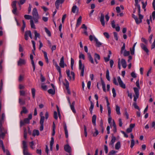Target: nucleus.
Instances as JSON below:
<instances>
[{
	"label": "nucleus",
	"instance_id": "nucleus-1",
	"mask_svg": "<svg viewBox=\"0 0 155 155\" xmlns=\"http://www.w3.org/2000/svg\"><path fill=\"white\" fill-rule=\"evenodd\" d=\"M118 83L117 82L116 79L115 77L113 78V83L116 85H118V83L120 86L123 88L125 89L126 88L125 84L121 80L120 77L118 76L117 77Z\"/></svg>",
	"mask_w": 155,
	"mask_h": 155
},
{
	"label": "nucleus",
	"instance_id": "nucleus-2",
	"mask_svg": "<svg viewBox=\"0 0 155 155\" xmlns=\"http://www.w3.org/2000/svg\"><path fill=\"white\" fill-rule=\"evenodd\" d=\"M135 2V5L137 7L138 9V15H139V24L142 22V19L143 18V15L140 14V5L138 4V0H134Z\"/></svg>",
	"mask_w": 155,
	"mask_h": 155
},
{
	"label": "nucleus",
	"instance_id": "nucleus-3",
	"mask_svg": "<svg viewBox=\"0 0 155 155\" xmlns=\"http://www.w3.org/2000/svg\"><path fill=\"white\" fill-rule=\"evenodd\" d=\"M33 18L35 23L38 22L39 16L36 8H34L32 11Z\"/></svg>",
	"mask_w": 155,
	"mask_h": 155
},
{
	"label": "nucleus",
	"instance_id": "nucleus-4",
	"mask_svg": "<svg viewBox=\"0 0 155 155\" xmlns=\"http://www.w3.org/2000/svg\"><path fill=\"white\" fill-rule=\"evenodd\" d=\"M7 133V130L2 126L0 127V138L3 139L5 134Z\"/></svg>",
	"mask_w": 155,
	"mask_h": 155
},
{
	"label": "nucleus",
	"instance_id": "nucleus-5",
	"mask_svg": "<svg viewBox=\"0 0 155 155\" xmlns=\"http://www.w3.org/2000/svg\"><path fill=\"white\" fill-rule=\"evenodd\" d=\"M84 65L82 64L81 61L80 60L79 61V68L81 70V76H84Z\"/></svg>",
	"mask_w": 155,
	"mask_h": 155
},
{
	"label": "nucleus",
	"instance_id": "nucleus-6",
	"mask_svg": "<svg viewBox=\"0 0 155 155\" xmlns=\"http://www.w3.org/2000/svg\"><path fill=\"white\" fill-rule=\"evenodd\" d=\"M30 120L27 118H25L23 121L21 120L20 121V126L21 127L25 125V124H29Z\"/></svg>",
	"mask_w": 155,
	"mask_h": 155
},
{
	"label": "nucleus",
	"instance_id": "nucleus-7",
	"mask_svg": "<svg viewBox=\"0 0 155 155\" xmlns=\"http://www.w3.org/2000/svg\"><path fill=\"white\" fill-rule=\"evenodd\" d=\"M101 16L100 17V21L101 23V25L103 26H105V22L104 21V15L102 13H100Z\"/></svg>",
	"mask_w": 155,
	"mask_h": 155
},
{
	"label": "nucleus",
	"instance_id": "nucleus-8",
	"mask_svg": "<svg viewBox=\"0 0 155 155\" xmlns=\"http://www.w3.org/2000/svg\"><path fill=\"white\" fill-rule=\"evenodd\" d=\"M64 0H56L55 2V5L57 9H58L60 4H62L64 2Z\"/></svg>",
	"mask_w": 155,
	"mask_h": 155
},
{
	"label": "nucleus",
	"instance_id": "nucleus-9",
	"mask_svg": "<svg viewBox=\"0 0 155 155\" xmlns=\"http://www.w3.org/2000/svg\"><path fill=\"white\" fill-rule=\"evenodd\" d=\"M5 115L4 113H3L2 114V117L0 118V127L2 126V124L4 123L5 120Z\"/></svg>",
	"mask_w": 155,
	"mask_h": 155
},
{
	"label": "nucleus",
	"instance_id": "nucleus-10",
	"mask_svg": "<svg viewBox=\"0 0 155 155\" xmlns=\"http://www.w3.org/2000/svg\"><path fill=\"white\" fill-rule=\"evenodd\" d=\"M64 150L66 152L70 153L71 152V148L68 144H66L64 146Z\"/></svg>",
	"mask_w": 155,
	"mask_h": 155
},
{
	"label": "nucleus",
	"instance_id": "nucleus-11",
	"mask_svg": "<svg viewBox=\"0 0 155 155\" xmlns=\"http://www.w3.org/2000/svg\"><path fill=\"white\" fill-rule=\"evenodd\" d=\"M140 45L142 49L143 50H144L147 54H148L149 51L146 46L143 43H141Z\"/></svg>",
	"mask_w": 155,
	"mask_h": 155
},
{
	"label": "nucleus",
	"instance_id": "nucleus-12",
	"mask_svg": "<svg viewBox=\"0 0 155 155\" xmlns=\"http://www.w3.org/2000/svg\"><path fill=\"white\" fill-rule=\"evenodd\" d=\"M67 66L66 64H65L64 61V58L63 56H62L60 62L59 63L60 66L62 68H64V65Z\"/></svg>",
	"mask_w": 155,
	"mask_h": 155
},
{
	"label": "nucleus",
	"instance_id": "nucleus-13",
	"mask_svg": "<svg viewBox=\"0 0 155 155\" xmlns=\"http://www.w3.org/2000/svg\"><path fill=\"white\" fill-rule=\"evenodd\" d=\"M30 58L31 60V64L32 65L33 67V71H35V65L34 63V61L33 60V55L32 54H31L30 55Z\"/></svg>",
	"mask_w": 155,
	"mask_h": 155
},
{
	"label": "nucleus",
	"instance_id": "nucleus-14",
	"mask_svg": "<svg viewBox=\"0 0 155 155\" xmlns=\"http://www.w3.org/2000/svg\"><path fill=\"white\" fill-rule=\"evenodd\" d=\"M94 41L96 42V47H99L102 45V43L99 41L95 37H94Z\"/></svg>",
	"mask_w": 155,
	"mask_h": 155
},
{
	"label": "nucleus",
	"instance_id": "nucleus-15",
	"mask_svg": "<svg viewBox=\"0 0 155 155\" xmlns=\"http://www.w3.org/2000/svg\"><path fill=\"white\" fill-rule=\"evenodd\" d=\"M25 60L21 58H20L19 60L18 61V66H21L22 64H25Z\"/></svg>",
	"mask_w": 155,
	"mask_h": 155
},
{
	"label": "nucleus",
	"instance_id": "nucleus-16",
	"mask_svg": "<svg viewBox=\"0 0 155 155\" xmlns=\"http://www.w3.org/2000/svg\"><path fill=\"white\" fill-rule=\"evenodd\" d=\"M116 140V137L114 136H112V139L109 143V146H113Z\"/></svg>",
	"mask_w": 155,
	"mask_h": 155
},
{
	"label": "nucleus",
	"instance_id": "nucleus-17",
	"mask_svg": "<svg viewBox=\"0 0 155 155\" xmlns=\"http://www.w3.org/2000/svg\"><path fill=\"white\" fill-rule=\"evenodd\" d=\"M82 17L80 16L78 18L77 20V24H76V27H78L81 24V21Z\"/></svg>",
	"mask_w": 155,
	"mask_h": 155
},
{
	"label": "nucleus",
	"instance_id": "nucleus-18",
	"mask_svg": "<svg viewBox=\"0 0 155 155\" xmlns=\"http://www.w3.org/2000/svg\"><path fill=\"white\" fill-rule=\"evenodd\" d=\"M64 133L65 134V137L66 138H67L68 137V130L67 129V127L66 126V124H65L64 126Z\"/></svg>",
	"mask_w": 155,
	"mask_h": 155
},
{
	"label": "nucleus",
	"instance_id": "nucleus-19",
	"mask_svg": "<svg viewBox=\"0 0 155 155\" xmlns=\"http://www.w3.org/2000/svg\"><path fill=\"white\" fill-rule=\"evenodd\" d=\"M121 63L123 67L124 68H126L127 67V63L125 60L123 59H121Z\"/></svg>",
	"mask_w": 155,
	"mask_h": 155
},
{
	"label": "nucleus",
	"instance_id": "nucleus-20",
	"mask_svg": "<svg viewBox=\"0 0 155 155\" xmlns=\"http://www.w3.org/2000/svg\"><path fill=\"white\" fill-rule=\"evenodd\" d=\"M54 143V138L53 137H52L51 138V140L50 142V150L51 151H52V148H53V144Z\"/></svg>",
	"mask_w": 155,
	"mask_h": 155
},
{
	"label": "nucleus",
	"instance_id": "nucleus-21",
	"mask_svg": "<svg viewBox=\"0 0 155 155\" xmlns=\"http://www.w3.org/2000/svg\"><path fill=\"white\" fill-rule=\"evenodd\" d=\"M96 116L95 115H94L92 117V122L94 125L95 126L96 121Z\"/></svg>",
	"mask_w": 155,
	"mask_h": 155
},
{
	"label": "nucleus",
	"instance_id": "nucleus-22",
	"mask_svg": "<svg viewBox=\"0 0 155 155\" xmlns=\"http://www.w3.org/2000/svg\"><path fill=\"white\" fill-rule=\"evenodd\" d=\"M87 56L89 61H91V63L94 64V61L93 59L92 58L91 54L89 53H87Z\"/></svg>",
	"mask_w": 155,
	"mask_h": 155
},
{
	"label": "nucleus",
	"instance_id": "nucleus-23",
	"mask_svg": "<svg viewBox=\"0 0 155 155\" xmlns=\"http://www.w3.org/2000/svg\"><path fill=\"white\" fill-rule=\"evenodd\" d=\"M22 110L21 112V114H26L28 112V110L26 109L25 107H22Z\"/></svg>",
	"mask_w": 155,
	"mask_h": 155
},
{
	"label": "nucleus",
	"instance_id": "nucleus-24",
	"mask_svg": "<svg viewBox=\"0 0 155 155\" xmlns=\"http://www.w3.org/2000/svg\"><path fill=\"white\" fill-rule=\"evenodd\" d=\"M42 51L44 54L45 58V60L46 62L47 63H48L49 62V61H48V57L47 56V53H46V52L44 51Z\"/></svg>",
	"mask_w": 155,
	"mask_h": 155
},
{
	"label": "nucleus",
	"instance_id": "nucleus-25",
	"mask_svg": "<svg viewBox=\"0 0 155 155\" xmlns=\"http://www.w3.org/2000/svg\"><path fill=\"white\" fill-rule=\"evenodd\" d=\"M115 110L117 114L119 115L120 114V107L117 105H116Z\"/></svg>",
	"mask_w": 155,
	"mask_h": 155
},
{
	"label": "nucleus",
	"instance_id": "nucleus-26",
	"mask_svg": "<svg viewBox=\"0 0 155 155\" xmlns=\"http://www.w3.org/2000/svg\"><path fill=\"white\" fill-rule=\"evenodd\" d=\"M132 17L135 19V22L137 24H139V20L137 16L134 14H132Z\"/></svg>",
	"mask_w": 155,
	"mask_h": 155
},
{
	"label": "nucleus",
	"instance_id": "nucleus-27",
	"mask_svg": "<svg viewBox=\"0 0 155 155\" xmlns=\"http://www.w3.org/2000/svg\"><path fill=\"white\" fill-rule=\"evenodd\" d=\"M19 103L21 105H24L25 104V101L24 100H23L22 98L19 97Z\"/></svg>",
	"mask_w": 155,
	"mask_h": 155
},
{
	"label": "nucleus",
	"instance_id": "nucleus-28",
	"mask_svg": "<svg viewBox=\"0 0 155 155\" xmlns=\"http://www.w3.org/2000/svg\"><path fill=\"white\" fill-rule=\"evenodd\" d=\"M34 34H35V40H37V38H39L40 37V34L38 33L37 32V31L35 30L34 31Z\"/></svg>",
	"mask_w": 155,
	"mask_h": 155
},
{
	"label": "nucleus",
	"instance_id": "nucleus-29",
	"mask_svg": "<svg viewBox=\"0 0 155 155\" xmlns=\"http://www.w3.org/2000/svg\"><path fill=\"white\" fill-rule=\"evenodd\" d=\"M101 84L102 86V88H103V90L104 91L106 92V88H105V84L104 81L102 79H101Z\"/></svg>",
	"mask_w": 155,
	"mask_h": 155
},
{
	"label": "nucleus",
	"instance_id": "nucleus-30",
	"mask_svg": "<svg viewBox=\"0 0 155 155\" xmlns=\"http://www.w3.org/2000/svg\"><path fill=\"white\" fill-rule=\"evenodd\" d=\"M31 42L32 44L33 49L32 50V52L34 55H35V41H31Z\"/></svg>",
	"mask_w": 155,
	"mask_h": 155
},
{
	"label": "nucleus",
	"instance_id": "nucleus-31",
	"mask_svg": "<svg viewBox=\"0 0 155 155\" xmlns=\"http://www.w3.org/2000/svg\"><path fill=\"white\" fill-rule=\"evenodd\" d=\"M33 136H35L36 135L38 136L39 135V132L38 130H33Z\"/></svg>",
	"mask_w": 155,
	"mask_h": 155
},
{
	"label": "nucleus",
	"instance_id": "nucleus-32",
	"mask_svg": "<svg viewBox=\"0 0 155 155\" xmlns=\"http://www.w3.org/2000/svg\"><path fill=\"white\" fill-rule=\"evenodd\" d=\"M23 153L24 155H32L28 152V149L23 150Z\"/></svg>",
	"mask_w": 155,
	"mask_h": 155
},
{
	"label": "nucleus",
	"instance_id": "nucleus-33",
	"mask_svg": "<svg viewBox=\"0 0 155 155\" xmlns=\"http://www.w3.org/2000/svg\"><path fill=\"white\" fill-rule=\"evenodd\" d=\"M76 10L78 11V8L76 5H74L72 8V12L73 13H75Z\"/></svg>",
	"mask_w": 155,
	"mask_h": 155
},
{
	"label": "nucleus",
	"instance_id": "nucleus-34",
	"mask_svg": "<svg viewBox=\"0 0 155 155\" xmlns=\"http://www.w3.org/2000/svg\"><path fill=\"white\" fill-rule=\"evenodd\" d=\"M134 89L135 94V95L139 96V90L138 89L137 87H134Z\"/></svg>",
	"mask_w": 155,
	"mask_h": 155
},
{
	"label": "nucleus",
	"instance_id": "nucleus-35",
	"mask_svg": "<svg viewBox=\"0 0 155 155\" xmlns=\"http://www.w3.org/2000/svg\"><path fill=\"white\" fill-rule=\"evenodd\" d=\"M23 149H28V147L26 142L25 141L23 140L22 141Z\"/></svg>",
	"mask_w": 155,
	"mask_h": 155
},
{
	"label": "nucleus",
	"instance_id": "nucleus-36",
	"mask_svg": "<svg viewBox=\"0 0 155 155\" xmlns=\"http://www.w3.org/2000/svg\"><path fill=\"white\" fill-rule=\"evenodd\" d=\"M106 76L107 80L109 81H110V79L109 76V72L108 69L107 70Z\"/></svg>",
	"mask_w": 155,
	"mask_h": 155
},
{
	"label": "nucleus",
	"instance_id": "nucleus-37",
	"mask_svg": "<svg viewBox=\"0 0 155 155\" xmlns=\"http://www.w3.org/2000/svg\"><path fill=\"white\" fill-rule=\"evenodd\" d=\"M120 147V143L118 141L115 144V148L116 150H118Z\"/></svg>",
	"mask_w": 155,
	"mask_h": 155
},
{
	"label": "nucleus",
	"instance_id": "nucleus-38",
	"mask_svg": "<svg viewBox=\"0 0 155 155\" xmlns=\"http://www.w3.org/2000/svg\"><path fill=\"white\" fill-rule=\"evenodd\" d=\"M48 91L49 94L52 95H54L55 93V90L54 89H50L48 90Z\"/></svg>",
	"mask_w": 155,
	"mask_h": 155
},
{
	"label": "nucleus",
	"instance_id": "nucleus-39",
	"mask_svg": "<svg viewBox=\"0 0 155 155\" xmlns=\"http://www.w3.org/2000/svg\"><path fill=\"white\" fill-rule=\"evenodd\" d=\"M74 63V59L71 58V69L73 70V66Z\"/></svg>",
	"mask_w": 155,
	"mask_h": 155
},
{
	"label": "nucleus",
	"instance_id": "nucleus-40",
	"mask_svg": "<svg viewBox=\"0 0 155 155\" xmlns=\"http://www.w3.org/2000/svg\"><path fill=\"white\" fill-rule=\"evenodd\" d=\"M31 91L32 97L34 99L35 97V90L34 88H32L31 89Z\"/></svg>",
	"mask_w": 155,
	"mask_h": 155
},
{
	"label": "nucleus",
	"instance_id": "nucleus-41",
	"mask_svg": "<svg viewBox=\"0 0 155 155\" xmlns=\"http://www.w3.org/2000/svg\"><path fill=\"white\" fill-rule=\"evenodd\" d=\"M113 126L114 127V133H115L117 131V127L115 121L114 120H113Z\"/></svg>",
	"mask_w": 155,
	"mask_h": 155
},
{
	"label": "nucleus",
	"instance_id": "nucleus-42",
	"mask_svg": "<svg viewBox=\"0 0 155 155\" xmlns=\"http://www.w3.org/2000/svg\"><path fill=\"white\" fill-rule=\"evenodd\" d=\"M30 23L31 28L34 29H35L36 28L35 25L34 23L33 20H31L30 21Z\"/></svg>",
	"mask_w": 155,
	"mask_h": 155
},
{
	"label": "nucleus",
	"instance_id": "nucleus-43",
	"mask_svg": "<svg viewBox=\"0 0 155 155\" xmlns=\"http://www.w3.org/2000/svg\"><path fill=\"white\" fill-rule=\"evenodd\" d=\"M66 74L68 76V77L69 78V80H71L72 79L71 77L70 76V71L68 69L66 70Z\"/></svg>",
	"mask_w": 155,
	"mask_h": 155
},
{
	"label": "nucleus",
	"instance_id": "nucleus-44",
	"mask_svg": "<svg viewBox=\"0 0 155 155\" xmlns=\"http://www.w3.org/2000/svg\"><path fill=\"white\" fill-rule=\"evenodd\" d=\"M45 118V117L44 116H41L40 121V124H44Z\"/></svg>",
	"mask_w": 155,
	"mask_h": 155
},
{
	"label": "nucleus",
	"instance_id": "nucleus-45",
	"mask_svg": "<svg viewBox=\"0 0 155 155\" xmlns=\"http://www.w3.org/2000/svg\"><path fill=\"white\" fill-rule=\"evenodd\" d=\"M45 32L48 35V36L49 37L51 36V34L50 31L46 28H45Z\"/></svg>",
	"mask_w": 155,
	"mask_h": 155
},
{
	"label": "nucleus",
	"instance_id": "nucleus-46",
	"mask_svg": "<svg viewBox=\"0 0 155 155\" xmlns=\"http://www.w3.org/2000/svg\"><path fill=\"white\" fill-rule=\"evenodd\" d=\"M142 8L144 9V10L145 11L146 9H145V8H146L147 4V1H146L145 3L143 2H142Z\"/></svg>",
	"mask_w": 155,
	"mask_h": 155
},
{
	"label": "nucleus",
	"instance_id": "nucleus-47",
	"mask_svg": "<svg viewBox=\"0 0 155 155\" xmlns=\"http://www.w3.org/2000/svg\"><path fill=\"white\" fill-rule=\"evenodd\" d=\"M24 17L26 19H30L32 18L31 16L27 15H25Z\"/></svg>",
	"mask_w": 155,
	"mask_h": 155
},
{
	"label": "nucleus",
	"instance_id": "nucleus-48",
	"mask_svg": "<svg viewBox=\"0 0 155 155\" xmlns=\"http://www.w3.org/2000/svg\"><path fill=\"white\" fill-rule=\"evenodd\" d=\"M133 105L135 109H138L139 110H140V108H139L138 106L137 105L136 102L134 103H133Z\"/></svg>",
	"mask_w": 155,
	"mask_h": 155
},
{
	"label": "nucleus",
	"instance_id": "nucleus-49",
	"mask_svg": "<svg viewBox=\"0 0 155 155\" xmlns=\"http://www.w3.org/2000/svg\"><path fill=\"white\" fill-rule=\"evenodd\" d=\"M130 54V52L129 51H127L126 50L124 51V56H127L129 55Z\"/></svg>",
	"mask_w": 155,
	"mask_h": 155
},
{
	"label": "nucleus",
	"instance_id": "nucleus-50",
	"mask_svg": "<svg viewBox=\"0 0 155 155\" xmlns=\"http://www.w3.org/2000/svg\"><path fill=\"white\" fill-rule=\"evenodd\" d=\"M100 58L99 55L97 53H95L94 54V59H97L99 60L100 59Z\"/></svg>",
	"mask_w": 155,
	"mask_h": 155
},
{
	"label": "nucleus",
	"instance_id": "nucleus-51",
	"mask_svg": "<svg viewBox=\"0 0 155 155\" xmlns=\"http://www.w3.org/2000/svg\"><path fill=\"white\" fill-rule=\"evenodd\" d=\"M112 92L113 94V97H116V91L115 88H113L112 89Z\"/></svg>",
	"mask_w": 155,
	"mask_h": 155
},
{
	"label": "nucleus",
	"instance_id": "nucleus-52",
	"mask_svg": "<svg viewBox=\"0 0 155 155\" xmlns=\"http://www.w3.org/2000/svg\"><path fill=\"white\" fill-rule=\"evenodd\" d=\"M23 26L21 28V30L22 31H24V29L26 26L24 20H22Z\"/></svg>",
	"mask_w": 155,
	"mask_h": 155
},
{
	"label": "nucleus",
	"instance_id": "nucleus-53",
	"mask_svg": "<svg viewBox=\"0 0 155 155\" xmlns=\"http://www.w3.org/2000/svg\"><path fill=\"white\" fill-rule=\"evenodd\" d=\"M71 108L73 112L74 113H75L76 112V110L74 109V105H72L71 104L70 105Z\"/></svg>",
	"mask_w": 155,
	"mask_h": 155
},
{
	"label": "nucleus",
	"instance_id": "nucleus-54",
	"mask_svg": "<svg viewBox=\"0 0 155 155\" xmlns=\"http://www.w3.org/2000/svg\"><path fill=\"white\" fill-rule=\"evenodd\" d=\"M110 55H108L107 57H104V58L105 61V62H107L108 61L110 60Z\"/></svg>",
	"mask_w": 155,
	"mask_h": 155
},
{
	"label": "nucleus",
	"instance_id": "nucleus-55",
	"mask_svg": "<svg viewBox=\"0 0 155 155\" xmlns=\"http://www.w3.org/2000/svg\"><path fill=\"white\" fill-rule=\"evenodd\" d=\"M25 38L26 40H28V34L27 31H25L24 35Z\"/></svg>",
	"mask_w": 155,
	"mask_h": 155
},
{
	"label": "nucleus",
	"instance_id": "nucleus-56",
	"mask_svg": "<svg viewBox=\"0 0 155 155\" xmlns=\"http://www.w3.org/2000/svg\"><path fill=\"white\" fill-rule=\"evenodd\" d=\"M16 1H14L12 3V8H17L16 6Z\"/></svg>",
	"mask_w": 155,
	"mask_h": 155
},
{
	"label": "nucleus",
	"instance_id": "nucleus-57",
	"mask_svg": "<svg viewBox=\"0 0 155 155\" xmlns=\"http://www.w3.org/2000/svg\"><path fill=\"white\" fill-rule=\"evenodd\" d=\"M41 87L42 89L46 91L47 90V86L44 85L43 84H42L41 85Z\"/></svg>",
	"mask_w": 155,
	"mask_h": 155
},
{
	"label": "nucleus",
	"instance_id": "nucleus-58",
	"mask_svg": "<svg viewBox=\"0 0 155 155\" xmlns=\"http://www.w3.org/2000/svg\"><path fill=\"white\" fill-rule=\"evenodd\" d=\"M54 117L55 120H57L58 118L57 113L56 111H55L54 113Z\"/></svg>",
	"mask_w": 155,
	"mask_h": 155
},
{
	"label": "nucleus",
	"instance_id": "nucleus-59",
	"mask_svg": "<svg viewBox=\"0 0 155 155\" xmlns=\"http://www.w3.org/2000/svg\"><path fill=\"white\" fill-rule=\"evenodd\" d=\"M84 134L86 137H87V128L85 126H84Z\"/></svg>",
	"mask_w": 155,
	"mask_h": 155
},
{
	"label": "nucleus",
	"instance_id": "nucleus-60",
	"mask_svg": "<svg viewBox=\"0 0 155 155\" xmlns=\"http://www.w3.org/2000/svg\"><path fill=\"white\" fill-rule=\"evenodd\" d=\"M134 139H132L131 140V143L130 144V147L132 148L134 145Z\"/></svg>",
	"mask_w": 155,
	"mask_h": 155
},
{
	"label": "nucleus",
	"instance_id": "nucleus-61",
	"mask_svg": "<svg viewBox=\"0 0 155 155\" xmlns=\"http://www.w3.org/2000/svg\"><path fill=\"white\" fill-rule=\"evenodd\" d=\"M108 109V117H110L111 114V109L110 107H109L107 108Z\"/></svg>",
	"mask_w": 155,
	"mask_h": 155
},
{
	"label": "nucleus",
	"instance_id": "nucleus-62",
	"mask_svg": "<svg viewBox=\"0 0 155 155\" xmlns=\"http://www.w3.org/2000/svg\"><path fill=\"white\" fill-rule=\"evenodd\" d=\"M114 38L117 41L118 40V37H117V33L116 32H114Z\"/></svg>",
	"mask_w": 155,
	"mask_h": 155
},
{
	"label": "nucleus",
	"instance_id": "nucleus-63",
	"mask_svg": "<svg viewBox=\"0 0 155 155\" xmlns=\"http://www.w3.org/2000/svg\"><path fill=\"white\" fill-rule=\"evenodd\" d=\"M95 133L93 134V136L94 137H96L98 134L99 132L95 128Z\"/></svg>",
	"mask_w": 155,
	"mask_h": 155
},
{
	"label": "nucleus",
	"instance_id": "nucleus-64",
	"mask_svg": "<svg viewBox=\"0 0 155 155\" xmlns=\"http://www.w3.org/2000/svg\"><path fill=\"white\" fill-rule=\"evenodd\" d=\"M111 25H112V27L113 28H115V22L114 20L112 21H111Z\"/></svg>",
	"mask_w": 155,
	"mask_h": 155
}]
</instances>
